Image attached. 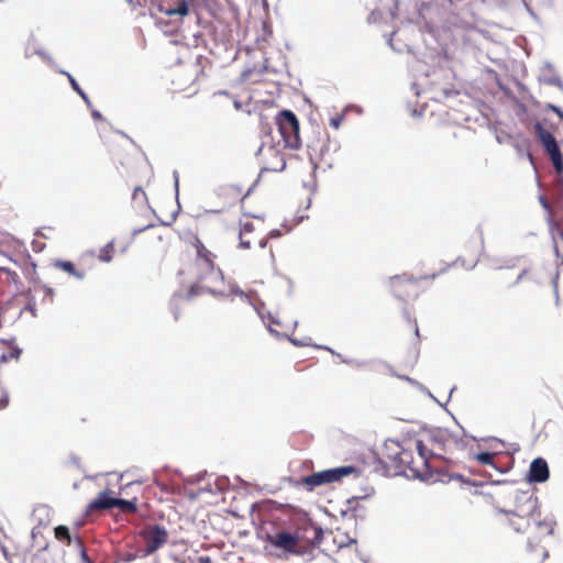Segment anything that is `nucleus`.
Listing matches in <instances>:
<instances>
[{
	"label": "nucleus",
	"instance_id": "1",
	"mask_svg": "<svg viewBox=\"0 0 563 563\" xmlns=\"http://www.w3.org/2000/svg\"><path fill=\"white\" fill-rule=\"evenodd\" d=\"M504 514V523L516 533L527 534L530 549L545 556V548L540 543L553 533L554 521L542 515L538 497L529 492H518L514 509Z\"/></svg>",
	"mask_w": 563,
	"mask_h": 563
},
{
	"label": "nucleus",
	"instance_id": "2",
	"mask_svg": "<svg viewBox=\"0 0 563 563\" xmlns=\"http://www.w3.org/2000/svg\"><path fill=\"white\" fill-rule=\"evenodd\" d=\"M191 245L196 251V260L179 271V274L188 275L192 279L188 295H223L224 278L222 271L216 265L217 255L198 236L194 238Z\"/></svg>",
	"mask_w": 563,
	"mask_h": 563
},
{
	"label": "nucleus",
	"instance_id": "3",
	"mask_svg": "<svg viewBox=\"0 0 563 563\" xmlns=\"http://www.w3.org/2000/svg\"><path fill=\"white\" fill-rule=\"evenodd\" d=\"M435 277V274L421 277H413L407 274L396 275L389 278L388 287L397 299L407 302L417 299L426 289L427 282L433 280Z\"/></svg>",
	"mask_w": 563,
	"mask_h": 563
},
{
	"label": "nucleus",
	"instance_id": "4",
	"mask_svg": "<svg viewBox=\"0 0 563 563\" xmlns=\"http://www.w3.org/2000/svg\"><path fill=\"white\" fill-rule=\"evenodd\" d=\"M387 450L390 451L386 455L387 463L394 467L395 473L409 477V470L411 463H413V453H416L415 440L406 442L405 446L394 442L393 446H387Z\"/></svg>",
	"mask_w": 563,
	"mask_h": 563
},
{
	"label": "nucleus",
	"instance_id": "5",
	"mask_svg": "<svg viewBox=\"0 0 563 563\" xmlns=\"http://www.w3.org/2000/svg\"><path fill=\"white\" fill-rule=\"evenodd\" d=\"M276 124L285 146L290 150H298L301 146V139L297 115L290 110H283L276 117Z\"/></svg>",
	"mask_w": 563,
	"mask_h": 563
},
{
	"label": "nucleus",
	"instance_id": "6",
	"mask_svg": "<svg viewBox=\"0 0 563 563\" xmlns=\"http://www.w3.org/2000/svg\"><path fill=\"white\" fill-rule=\"evenodd\" d=\"M351 475L357 477L360 475L358 468L353 465H344L312 473L303 477L301 482L303 485L308 486L309 489H312L321 485L340 482L342 478Z\"/></svg>",
	"mask_w": 563,
	"mask_h": 563
},
{
	"label": "nucleus",
	"instance_id": "7",
	"mask_svg": "<svg viewBox=\"0 0 563 563\" xmlns=\"http://www.w3.org/2000/svg\"><path fill=\"white\" fill-rule=\"evenodd\" d=\"M446 433L438 430L415 440L416 450L424 452L431 460L442 457L445 452Z\"/></svg>",
	"mask_w": 563,
	"mask_h": 563
},
{
	"label": "nucleus",
	"instance_id": "8",
	"mask_svg": "<svg viewBox=\"0 0 563 563\" xmlns=\"http://www.w3.org/2000/svg\"><path fill=\"white\" fill-rule=\"evenodd\" d=\"M534 132L539 141L549 154L556 173L563 172V156L553 134L545 130L540 122L534 124Z\"/></svg>",
	"mask_w": 563,
	"mask_h": 563
},
{
	"label": "nucleus",
	"instance_id": "9",
	"mask_svg": "<svg viewBox=\"0 0 563 563\" xmlns=\"http://www.w3.org/2000/svg\"><path fill=\"white\" fill-rule=\"evenodd\" d=\"M268 542L276 549L283 550L288 554H302L305 547L300 542V538L288 531H277L267 538Z\"/></svg>",
	"mask_w": 563,
	"mask_h": 563
},
{
	"label": "nucleus",
	"instance_id": "10",
	"mask_svg": "<svg viewBox=\"0 0 563 563\" xmlns=\"http://www.w3.org/2000/svg\"><path fill=\"white\" fill-rule=\"evenodd\" d=\"M146 554H152L168 541L167 530L159 525H148L141 531Z\"/></svg>",
	"mask_w": 563,
	"mask_h": 563
},
{
	"label": "nucleus",
	"instance_id": "11",
	"mask_svg": "<svg viewBox=\"0 0 563 563\" xmlns=\"http://www.w3.org/2000/svg\"><path fill=\"white\" fill-rule=\"evenodd\" d=\"M432 460L422 451L416 450L413 454V463L409 470V477L420 478L422 481H430L433 477Z\"/></svg>",
	"mask_w": 563,
	"mask_h": 563
},
{
	"label": "nucleus",
	"instance_id": "12",
	"mask_svg": "<svg viewBox=\"0 0 563 563\" xmlns=\"http://www.w3.org/2000/svg\"><path fill=\"white\" fill-rule=\"evenodd\" d=\"M239 239L240 246L243 249H251L255 245L264 247L266 245L264 238L255 233L254 224L250 220H245L240 223Z\"/></svg>",
	"mask_w": 563,
	"mask_h": 563
},
{
	"label": "nucleus",
	"instance_id": "13",
	"mask_svg": "<svg viewBox=\"0 0 563 563\" xmlns=\"http://www.w3.org/2000/svg\"><path fill=\"white\" fill-rule=\"evenodd\" d=\"M542 207L549 213V223L552 235L563 243V210L561 212L553 211L551 205L543 196H540Z\"/></svg>",
	"mask_w": 563,
	"mask_h": 563
},
{
	"label": "nucleus",
	"instance_id": "14",
	"mask_svg": "<svg viewBox=\"0 0 563 563\" xmlns=\"http://www.w3.org/2000/svg\"><path fill=\"white\" fill-rule=\"evenodd\" d=\"M549 475V466L544 459L538 457L531 462L528 476L530 482L544 483Z\"/></svg>",
	"mask_w": 563,
	"mask_h": 563
},
{
	"label": "nucleus",
	"instance_id": "15",
	"mask_svg": "<svg viewBox=\"0 0 563 563\" xmlns=\"http://www.w3.org/2000/svg\"><path fill=\"white\" fill-rule=\"evenodd\" d=\"M114 500L115 498L111 497L109 492H101L96 499L87 505L86 512L90 515L95 511L114 508Z\"/></svg>",
	"mask_w": 563,
	"mask_h": 563
},
{
	"label": "nucleus",
	"instance_id": "16",
	"mask_svg": "<svg viewBox=\"0 0 563 563\" xmlns=\"http://www.w3.org/2000/svg\"><path fill=\"white\" fill-rule=\"evenodd\" d=\"M328 152L327 139L318 137L308 144V154L311 162H327L325 154Z\"/></svg>",
	"mask_w": 563,
	"mask_h": 563
},
{
	"label": "nucleus",
	"instance_id": "17",
	"mask_svg": "<svg viewBox=\"0 0 563 563\" xmlns=\"http://www.w3.org/2000/svg\"><path fill=\"white\" fill-rule=\"evenodd\" d=\"M260 154L262 156H264V157L275 158V161L277 162L274 165L266 164L263 167V169L271 170V172H277V170H283L285 168L286 164H285L284 157L280 154V152L277 148H275L274 146H268L266 148H261L260 150Z\"/></svg>",
	"mask_w": 563,
	"mask_h": 563
},
{
	"label": "nucleus",
	"instance_id": "18",
	"mask_svg": "<svg viewBox=\"0 0 563 563\" xmlns=\"http://www.w3.org/2000/svg\"><path fill=\"white\" fill-rule=\"evenodd\" d=\"M54 266L77 279H82L86 276L85 269L77 268L75 264L69 261H57L55 262Z\"/></svg>",
	"mask_w": 563,
	"mask_h": 563
},
{
	"label": "nucleus",
	"instance_id": "19",
	"mask_svg": "<svg viewBox=\"0 0 563 563\" xmlns=\"http://www.w3.org/2000/svg\"><path fill=\"white\" fill-rule=\"evenodd\" d=\"M164 12L168 16H173V15L186 16L189 12L188 1L187 0H177L175 3V7L168 8Z\"/></svg>",
	"mask_w": 563,
	"mask_h": 563
},
{
	"label": "nucleus",
	"instance_id": "20",
	"mask_svg": "<svg viewBox=\"0 0 563 563\" xmlns=\"http://www.w3.org/2000/svg\"><path fill=\"white\" fill-rule=\"evenodd\" d=\"M54 534H55L56 540H58L59 542H62L66 545H70L73 542L69 529L66 526H57L54 529Z\"/></svg>",
	"mask_w": 563,
	"mask_h": 563
},
{
	"label": "nucleus",
	"instance_id": "21",
	"mask_svg": "<svg viewBox=\"0 0 563 563\" xmlns=\"http://www.w3.org/2000/svg\"><path fill=\"white\" fill-rule=\"evenodd\" d=\"M141 233H146V239L148 241H154V240L162 241V235L158 233V230L156 228L146 227V228L137 229V230L133 231L132 235H133V238H136V235H139Z\"/></svg>",
	"mask_w": 563,
	"mask_h": 563
},
{
	"label": "nucleus",
	"instance_id": "22",
	"mask_svg": "<svg viewBox=\"0 0 563 563\" xmlns=\"http://www.w3.org/2000/svg\"><path fill=\"white\" fill-rule=\"evenodd\" d=\"M132 201L139 208L147 206V196L142 187L134 188L132 194Z\"/></svg>",
	"mask_w": 563,
	"mask_h": 563
},
{
	"label": "nucleus",
	"instance_id": "23",
	"mask_svg": "<svg viewBox=\"0 0 563 563\" xmlns=\"http://www.w3.org/2000/svg\"><path fill=\"white\" fill-rule=\"evenodd\" d=\"M114 507L119 508L122 512L134 514L137 510L135 503L119 498H115Z\"/></svg>",
	"mask_w": 563,
	"mask_h": 563
},
{
	"label": "nucleus",
	"instance_id": "24",
	"mask_svg": "<svg viewBox=\"0 0 563 563\" xmlns=\"http://www.w3.org/2000/svg\"><path fill=\"white\" fill-rule=\"evenodd\" d=\"M114 255V244L113 242H109L104 247L100 250L99 258L102 262H110Z\"/></svg>",
	"mask_w": 563,
	"mask_h": 563
},
{
	"label": "nucleus",
	"instance_id": "25",
	"mask_svg": "<svg viewBox=\"0 0 563 563\" xmlns=\"http://www.w3.org/2000/svg\"><path fill=\"white\" fill-rule=\"evenodd\" d=\"M496 454L495 453H490V452H482V453H478L475 455V459L477 462H479L481 464H484V465H490L493 467L496 468L495 464H494V459H495Z\"/></svg>",
	"mask_w": 563,
	"mask_h": 563
},
{
	"label": "nucleus",
	"instance_id": "26",
	"mask_svg": "<svg viewBox=\"0 0 563 563\" xmlns=\"http://www.w3.org/2000/svg\"><path fill=\"white\" fill-rule=\"evenodd\" d=\"M365 500H366V497H361V498L354 497V498L349 499V501H347L349 510L352 511L355 517L361 516V514H358L360 509L362 508L361 503H363Z\"/></svg>",
	"mask_w": 563,
	"mask_h": 563
},
{
	"label": "nucleus",
	"instance_id": "27",
	"mask_svg": "<svg viewBox=\"0 0 563 563\" xmlns=\"http://www.w3.org/2000/svg\"><path fill=\"white\" fill-rule=\"evenodd\" d=\"M67 77H68V80L70 82V86L71 88L85 100V102L90 106V100L88 98V96L86 95V92L80 88V86L78 85V82L75 80V78L67 74Z\"/></svg>",
	"mask_w": 563,
	"mask_h": 563
},
{
	"label": "nucleus",
	"instance_id": "28",
	"mask_svg": "<svg viewBox=\"0 0 563 563\" xmlns=\"http://www.w3.org/2000/svg\"><path fill=\"white\" fill-rule=\"evenodd\" d=\"M21 350L18 347H12L8 354H2L0 360L2 363L8 362L9 360H18L20 357Z\"/></svg>",
	"mask_w": 563,
	"mask_h": 563
},
{
	"label": "nucleus",
	"instance_id": "29",
	"mask_svg": "<svg viewBox=\"0 0 563 563\" xmlns=\"http://www.w3.org/2000/svg\"><path fill=\"white\" fill-rule=\"evenodd\" d=\"M556 185L559 187L560 195L563 198V172L558 173Z\"/></svg>",
	"mask_w": 563,
	"mask_h": 563
},
{
	"label": "nucleus",
	"instance_id": "30",
	"mask_svg": "<svg viewBox=\"0 0 563 563\" xmlns=\"http://www.w3.org/2000/svg\"><path fill=\"white\" fill-rule=\"evenodd\" d=\"M548 109H549V110H551V111H553L554 113H556V114H558V117H559L561 120H563V111H562L559 107L553 106V104H549V106H548Z\"/></svg>",
	"mask_w": 563,
	"mask_h": 563
},
{
	"label": "nucleus",
	"instance_id": "31",
	"mask_svg": "<svg viewBox=\"0 0 563 563\" xmlns=\"http://www.w3.org/2000/svg\"><path fill=\"white\" fill-rule=\"evenodd\" d=\"M341 121H342V118H332L331 119V125L334 128V129H338L341 124Z\"/></svg>",
	"mask_w": 563,
	"mask_h": 563
},
{
	"label": "nucleus",
	"instance_id": "32",
	"mask_svg": "<svg viewBox=\"0 0 563 563\" xmlns=\"http://www.w3.org/2000/svg\"><path fill=\"white\" fill-rule=\"evenodd\" d=\"M92 117H93L95 119H98V120H101V119H102L101 113H100L99 111H97V110L92 111Z\"/></svg>",
	"mask_w": 563,
	"mask_h": 563
},
{
	"label": "nucleus",
	"instance_id": "33",
	"mask_svg": "<svg viewBox=\"0 0 563 563\" xmlns=\"http://www.w3.org/2000/svg\"><path fill=\"white\" fill-rule=\"evenodd\" d=\"M185 90V85H177L176 87H174L173 91L177 92V91H183Z\"/></svg>",
	"mask_w": 563,
	"mask_h": 563
},
{
	"label": "nucleus",
	"instance_id": "34",
	"mask_svg": "<svg viewBox=\"0 0 563 563\" xmlns=\"http://www.w3.org/2000/svg\"><path fill=\"white\" fill-rule=\"evenodd\" d=\"M268 328H269L271 332H274V333L278 334V330L273 327V323H271Z\"/></svg>",
	"mask_w": 563,
	"mask_h": 563
},
{
	"label": "nucleus",
	"instance_id": "35",
	"mask_svg": "<svg viewBox=\"0 0 563 563\" xmlns=\"http://www.w3.org/2000/svg\"><path fill=\"white\" fill-rule=\"evenodd\" d=\"M75 542L81 548L82 547V541L80 538L76 537L75 538Z\"/></svg>",
	"mask_w": 563,
	"mask_h": 563
},
{
	"label": "nucleus",
	"instance_id": "36",
	"mask_svg": "<svg viewBox=\"0 0 563 563\" xmlns=\"http://www.w3.org/2000/svg\"><path fill=\"white\" fill-rule=\"evenodd\" d=\"M450 268V265H446L445 268L441 269L439 273H434L437 276H439L440 274L444 273L446 269Z\"/></svg>",
	"mask_w": 563,
	"mask_h": 563
},
{
	"label": "nucleus",
	"instance_id": "37",
	"mask_svg": "<svg viewBox=\"0 0 563 563\" xmlns=\"http://www.w3.org/2000/svg\"><path fill=\"white\" fill-rule=\"evenodd\" d=\"M450 268V265H446L445 268L441 269L439 273H434L437 276H439L440 274L444 273L446 269Z\"/></svg>",
	"mask_w": 563,
	"mask_h": 563
},
{
	"label": "nucleus",
	"instance_id": "38",
	"mask_svg": "<svg viewBox=\"0 0 563 563\" xmlns=\"http://www.w3.org/2000/svg\"><path fill=\"white\" fill-rule=\"evenodd\" d=\"M200 561L203 562V563H209L210 562V558H200Z\"/></svg>",
	"mask_w": 563,
	"mask_h": 563
},
{
	"label": "nucleus",
	"instance_id": "39",
	"mask_svg": "<svg viewBox=\"0 0 563 563\" xmlns=\"http://www.w3.org/2000/svg\"><path fill=\"white\" fill-rule=\"evenodd\" d=\"M451 93H454V95H457L459 92L457 91H445V96H450Z\"/></svg>",
	"mask_w": 563,
	"mask_h": 563
}]
</instances>
